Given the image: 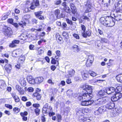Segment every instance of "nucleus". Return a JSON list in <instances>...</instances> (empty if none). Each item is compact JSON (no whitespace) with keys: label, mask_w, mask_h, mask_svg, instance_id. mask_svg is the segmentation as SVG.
<instances>
[{"label":"nucleus","mask_w":122,"mask_h":122,"mask_svg":"<svg viewBox=\"0 0 122 122\" xmlns=\"http://www.w3.org/2000/svg\"><path fill=\"white\" fill-rule=\"evenodd\" d=\"M82 88L83 90L86 91V92L80 95L78 97V100L81 101L83 99L88 101L92 100V90L91 86L87 85H83Z\"/></svg>","instance_id":"f257e3e1"},{"label":"nucleus","mask_w":122,"mask_h":122,"mask_svg":"<svg viewBox=\"0 0 122 122\" xmlns=\"http://www.w3.org/2000/svg\"><path fill=\"white\" fill-rule=\"evenodd\" d=\"M113 18L111 16H108L106 18L102 17L100 19V21L102 24L107 27H112L115 25V22L113 21Z\"/></svg>","instance_id":"f03ea898"},{"label":"nucleus","mask_w":122,"mask_h":122,"mask_svg":"<svg viewBox=\"0 0 122 122\" xmlns=\"http://www.w3.org/2000/svg\"><path fill=\"white\" fill-rule=\"evenodd\" d=\"M114 8L117 13H120V20H122V1H120L116 4L115 5Z\"/></svg>","instance_id":"7ed1b4c3"},{"label":"nucleus","mask_w":122,"mask_h":122,"mask_svg":"<svg viewBox=\"0 0 122 122\" xmlns=\"http://www.w3.org/2000/svg\"><path fill=\"white\" fill-rule=\"evenodd\" d=\"M116 91L115 94L111 97V100L112 102L116 101L121 99L122 97V94L119 92H117Z\"/></svg>","instance_id":"20e7f679"},{"label":"nucleus","mask_w":122,"mask_h":122,"mask_svg":"<svg viewBox=\"0 0 122 122\" xmlns=\"http://www.w3.org/2000/svg\"><path fill=\"white\" fill-rule=\"evenodd\" d=\"M94 61V57L92 55H89L88 56L86 65L87 67H90L91 66Z\"/></svg>","instance_id":"39448f33"},{"label":"nucleus","mask_w":122,"mask_h":122,"mask_svg":"<svg viewBox=\"0 0 122 122\" xmlns=\"http://www.w3.org/2000/svg\"><path fill=\"white\" fill-rule=\"evenodd\" d=\"M4 27L6 28V29L4 28V29H6L5 31L4 32V35L8 37L11 36L12 34V31L11 30H10V28L9 27H7V26H5Z\"/></svg>","instance_id":"423d86ee"},{"label":"nucleus","mask_w":122,"mask_h":122,"mask_svg":"<svg viewBox=\"0 0 122 122\" xmlns=\"http://www.w3.org/2000/svg\"><path fill=\"white\" fill-rule=\"evenodd\" d=\"M82 102L81 103V105L84 106H87L91 105L93 103L94 101L93 100L88 101L85 100L84 101H82Z\"/></svg>","instance_id":"0eeeda50"},{"label":"nucleus","mask_w":122,"mask_h":122,"mask_svg":"<svg viewBox=\"0 0 122 122\" xmlns=\"http://www.w3.org/2000/svg\"><path fill=\"white\" fill-rule=\"evenodd\" d=\"M105 91L108 94H110L113 93L115 92H116V90L115 88L112 87L109 88H107L105 89Z\"/></svg>","instance_id":"6e6552de"},{"label":"nucleus","mask_w":122,"mask_h":122,"mask_svg":"<svg viewBox=\"0 0 122 122\" xmlns=\"http://www.w3.org/2000/svg\"><path fill=\"white\" fill-rule=\"evenodd\" d=\"M79 121L83 122H90L91 120L88 117H84L83 116L81 115L79 117Z\"/></svg>","instance_id":"1a4fd4ad"},{"label":"nucleus","mask_w":122,"mask_h":122,"mask_svg":"<svg viewBox=\"0 0 122 122\" xmlns=\"http://www.w3.org/2000/svg\"><path fill=\"white\" fill-rule=\"evenodd\" d=\"M39 4L38 0H34L33 1V2L31 4L30 8L32 10H33L36 6H39Z\"/></svg>","instance_id":"9d476101"},{"label":"nucleus","mask_w":122,"mask_h":122,"mask_svg":"<svg viewBox=\"0 0 122 122\" xmlns=\"http://www.w3.org/2000/svg\"><path fill=\"white\" fill-rule=\"evenodd\" d=\"M20 41L16 40H13L11 43H10L9 45V46L10 48L15 47L16 46V44H18L19 43Z\"/></svg>","instance_id":"9b49d317"},{"label":"nucleus","mask_w":122,"mask_h":122,"mask_svg":"<svg viewBox=\"0 0 122 122\" xmlns=\"http://www.w3.org/2000/svg\"><path fill=\"white\" fill-rule=\"evenodd\" d=\"M82 76L83 79L85 80L89 77L88 72L86 70L83 71L81 72Z\"/></svg>","instance_id":"f8f14e48"},{"label":"nucleus","mask_w":122,"mask_h":122,"mask_svg":"<svg viewBox=\"0 0 122 122\" xmlns=\"http://www.w3.org/2000/svg\"><path fill=\"white\" fill-rule=\"evenodd\" d=\"M110 0H102V4L106 8H107L110 5Z\"/></svg>","instance_id":"ddd939ff"},{"label":"nucleus","mask_w":122,"mask_h":122,"mask_svg":"<svg viewBox=\"0 0 122 122\" xmlns=\"http://www.w3.org/2000/svg\"><path fill=\"white\" fill-rule=\"evenodd\" d=\"M92 5L91 3L87 2L86 5L87 9L85 12V13H87L91 11L92 8Z\"/></svg>","instance_id":"4468645a"},{"label":"nucleus","mask_w":122,"mask_h":122,"mask_svg":"<svg viewBox=\"0 0 122 122\" xmlns=\"http://www.w3.org/2000/svg\"><path fill=\"white\" fill-rule=\"evenodd\" d=\"M27 78L28 81L30 83L32 84H35V79H33L31 76L30 75L28 76Z\"/></svg>","instance_id":"2eb2a0df"},{"label":"nucleus","mask_w":122,"mask_h":122,"mask_svg":"<svg viewBox=\"0 0 122 122\" xmlns=\"http://www.w3.org/2000/svg\"><path fill=\"white\" fill-rule=\"evenodd\" d=\"M16 89L19 92L20 95H23L24 93V92L23 89L21 87L18 85H16Z\"/></svg>","instance_id":"dca6fc26"},{"label":"nucleus","mask_w":122,"mask_h":122,"mask_svg":"<svg viewBox=\"0 0 122 122\" xmlns=\"http://www.w3.org/2000/svg\"><path fill=\"white\" fill-rule=\"evenodd\" d=\"M54 13L56 17L58 18H59L60 17H63V15L61 13L60 14V10L59 9H57L55 10L54 11Z\"/></svg>","instance_id":"f3484780"},{"label":"nucleus","mask_w":122,"mask_h":122,"mask_svg":"<svg viewBox=\"0 0 122 122\" xmlns=\"http://www.w3.org/2000/svg\"><path fill=\"white\" fill-rule=\"evenodd\" d=\"M20 114L22 117V119L23 120L26 121L27 120V117L26 116L28 114V112H21Z\"/></svg>","instance_id":"a211bd4d"},{"label":"nucleus","mask_w":122,"mask_h":122,"mask_svg":"<svg viewBox=\"0 0 122 122\" xmlns=\"http://www.w3.org/2000/svg\"><path fill=\"white\" fill-rule=\"evenodd\" d=\"M91 31L88 30L86 32V33L85 32L82 33V35L83 37L86 38L87 37V36H90L91 35Z\"/></svg>","instance_id":"6ab92c4d"},{"label":"nucleus","mask_w":122,"mask_h":122,"mask_svg":"<svg viewBox=\"0 0 122 122\" xmlns=\"http://www.w3.org/2000/svg\"><path fill=\"white\" fill-rule=\"evenodd\" d=\"M101 99L102 100L103 104L106 102L109 103V102H110L111 101H112L111 98V99L110 98L107 97H104Z\"/></svg>","instance_id":"aec40b11"},{"label":"nucleus","mask_w":122,"mask_h":122,"mask_svg":"<svg viewBox=\"0 0 122 122\" xmlns=\"http://www.w3.org/2000/svg\"><path fill=\"white\" fill-rule=\"evenodd\" d=\"M43 78L42 77H39L35 79V83H39L43 81Z\"/></svg>","instance_id":"412c9836"},{"label":"nucleus","mask_w":122,"mask_h":122,"mask_svg":"<svg viewBox=\"0 0 122 122\" xmlns=\"http://www.w3.org/2000/svg\"><path fill=\"white\" fill-rule=\"evenodd\" d=\"M42 112L43 113L46 114L48 113H49L50 112H52V108L50 105H49V108L46 109V110H42Z\"/></svg>","instance_id":"4be33fe9"},{"label":"nucleus","mask_w":122,"mask_h":122,"mask_svg":"<svg viewBox=\"0 0 122 122\" xmlns=\"http://www.w3.org/2000/svg\"><path fill=\"white\" fill-rule=\"evenodd\" d=\"M42 112L43 113L46 114L48 113H49L50 112H52V108L50 105H49V108L46 109V110H42Z\"/></svg>","instance_id":"5701e85b"},{"label":"nucleus","mask_w":122,"mask_h":122,"mask_svg":"<svg viewBox=\"0 0 122 122\" xmlns=\"http://www.w3.org/2000/svg\"><path fill=\"white\" fill-rule=\"evenodd\" d=\"M5 68L7 72H10L12 69V66L10 64H6L5 65Z\"/></svg>","instance_id":"b1692460"},{"label":"nucleus","mask_w":122,"mask_h":122,"mask_svg":"<svg viewBox=\"0 0 122 122\" xmlns=\"http://www.w3.org/2000/svg\"><path fill=\"white\" fill-rule=\"evenodd\" d=\"M110 103L107 104L106 105V109L107 108L108 109H112L114 107V104L113 102L112 103L109 102Z\"/></svg>","instance_id":"393cba45"},{"label":"nucleus","mask_w":122,"mask_h":122,"mask_svg":"<svg viewBox=\"0 0 122 122\" xmlns=\"http://www.w3.org/2000/svg\"><path fill=\"white\" fill-rule=\"evenodd\" d=\"M98 110L100 114H102L106 110V107L105 106H101L98 108Z\"/></svg>","instance_id":"a878e982"},{"label":"nucleus","mask_w":122,"mask_h":122,"mask_svg":"<svg viewBox=\"0 0 122 122\" xmlns=\"http://www.w3.org/2000/svg\"><path fill=\"white\" fill-rule=\"evenodd\" d=\"M6 86L5 81L2 80L0 81V87L1 89H4Z\"/></svg>","instance_id":"bb28decb"},{"label":"nucleus","mask_w":122,"mask_h":122,"mask_svg":"<svg viewBox=\"0 0 122 122\" xmlns=\"http://www.w3.org/2000/svg\"><path fill=\"white\" fill-rule=\"evenodd\" d=\"M21 52L19 50H17L13 51L12 53V56L13 57H16L18 55H19Z\"/></svg>","instance_id":"cd10ccee"},{"label":"nucleus","mask_w":122,"mask_h":122,"mask_svg":"<svg viewBox=\"0 0 122 122\" xmlns=\"http://www.w3.org/2000/svg\"><path fill=\"white\" fill-rule=\"evenodd\" d=\"M28 37L27 35H25L24 34H22L20 36H19V39L21 40H25Z\"/></svg>","instance_id":"c85d7f7f"},{"label":"nucleus","mask_w":122,"mask_h":122,"mask_svg":"<svg viewBox=\"0 0 122 122\" xmlns=\"http://www.w3.org/2000/svg\"><path fill=\"white\" fill-rule=\"evenodd\" d=\"M102 104H103L102 99L101 98L99 99L96 101L95 106L97 105L99 106Z\"/></svg>","instance_id":"c756f323"},{"label":"nucleus","mask_w":122,"mask_h":122,"mask_svg":"<svg viewBox=\"0 0 122 122\" xmlns=\"http://www.w3.org/2000/svg\"><path fill=\"white\" fill-rule=\"evenodd\" d=\"M116 78L117 81L122 83V74L118 75L117 76Z\"/></svg>","instance_id":"7c9ffc66"},{"label":"nucleus","mask_w":122,"mask_h":122,"mask_svg":"<svg viewBox=\"0 0 122 122\" xmlns=\"http://www.w3.org/2000/svg\"><path fill=\"white\" fill-rule=\"evenodd\" d=\"M12 96L13 98L15 99L16 102H18L19 101V97L16 94H12Z\"/></svg>","instance_id":"2f4dec72"},{"label":"nucleus","mask_w":122,"mask_h":122,"mask_svg":"<svg viewBox=\"0 0 122 122\" xmlns=\"http://www.w3.org/2000/svg\"><path fill=\"white\" fill-rule=\"evenodd\" d=\"M106 93V92L105 91V89L104 90H101L98 92V94L101 97H102L105 95Z\"/></svg>","instance_id":"473e14b6"},{"label":"nucleus","mask_w":122,"mask_h":122,"mask_svg":"<svg viewBox=\"0 0 122 122\" xmlns=\"http://www.w3.org/2000/svg\"><path fill=\"white\" fill-rule=\"evenodd\" d=\"M25 90L26 91L30 92H33L34 90V89L32 87L27 88L25 87Z\"/></svg>","instance_id":"72a5a7b5"},{"label":"nucleus","mask_w":122,"mask_h":122,"mask_svg":"<svg viewBox=\"0 0 122 122\" xmlns=\"http://www.w3.org/2000/svg\"><path fill=\"white\" fill-rule=\"evenodd\" d=\"M73 48L74 49V50L75 52H78L79 51L78 46L76 45H74L73 46Z\"/></svg>","instance_id":"f704fd0d"},{"label":"nucleus","mask_w":122,"mask_h":122,"mask_svg":"<svg viewBox=\"0 0 122 122\" xmlns=\"http://www.w3.org/2000/svg\"><path fill=\"white\" fill-rule=\"evenodd\" d=\"M120 13H118L116 16H115V20L117 21H119L120 20Z\"/></svg>","instance_id":"c9c22d12"},{"label":"nucleus","mask_w":122,"mask_h":122,"mask_svg":"<svg viewBox=\"0 0 122 122\" xmlns=\"http://www.w3.org/2000/svg\"><path fill=\"white\" fill-rule=\"evenodd\" d=\"M56 40H59L60 41H61L62 39V38L61 37L58 33H57L56 35Z\"/></svg>","instance_id":"e433bc0d"},{"label":"nucleus","mask_w":122,"mask_h":122,"mask_svg":"<svg viewBox=\"0 0 122 122\" xmlns=\"http://www.w3.org/2000/svg\"><path fill=\"white\" fill-rule=\"evenodd\" d=\"M25 60V58L24 56H22V57H20L18 61V63H23L24 61Z\"/></svg>","instance_id":"4c0bfd02"},{"label":"nucleus","mask_w":122,"mask_h":122,"mask_svg":"<svg viewBox=\"0 0 122 122\" xmlns=\"http://www.w3.org/2000/svg\"><path fill=\"white\" fill-rule=\"evenodd\" d=\"M88 73L90 75L93 77H95L97 75V74L95 73L94 72L91 71H89Z\"/></svg>","instance_id":"58836bf2"},{"label":"nucleus","mask_w":122,"mask_h":122,"mask_svg":"<svg viewBox=\"0 0 122 122\" xmlns=\"http://www.w3.org/2000/svg\"><path fill=\"white\" fill-rule=\"evenodd\" d=\"M80 19L81 20L83 21L85 20H89V18L86 16L83 15L81 16L80 17Z\"/></svg>","instance_id":"ea45409f"},{"label":"nucleus","mask_w":122,"mask_h":122,"mask_svg":"<svg viewBox=\"0 0 122 122\" xmlns=\"http://www.w3.org/2000/svg\"><path fill=\"white\" fill-rule=\"evenodd\" d=\"M42 12L41 11H39L37 12H36L35 13V14L36 16L38 17L41 15L42 14Z\"/></svg>","instance_id":"a19ab883"},{"label":"nucleus","mask_w":122,"mask_h":122,"mask_svg":"<svg viewBox=\"0 0 122 122\" xmlns=\"http://www.w3.org/2000/svg\"><path fill=\"white\" fill-rule=\"evenodd\" d=\"M42 26H39V28L37 29H35L34 28H32L31 29V31H35V32L37 31H41V30Z\"/></svg>","instance_id":"79ce46f5"},{"label":"nucleus","mask_w":122,"mask_h":122,"mask_svg":"<svg viewBox=\"0 0 122 122\" xmlns=\"http://www.w3.org/2000/svg\"><path fill=\"white\" fill-rule=\"evenodd\" d=\"M19 24L21 26V27H24V26H25L26 24V23L25 22L23 21H21L19 23Z\"/></svg>","instance_id":"37998d69"},{"label":"nucleus","mask_w":122,"mask_h":122,"mask_svg":"<svg viewBox=\"0 0 122 122\" xmlns=\"http://www.w3.org/2000/svg\"><path fill=\"white\" fill-rule=\"evenodd\" d=\"M101 42L102 43H107L108 41V40L104 38H100Z\"/></svg>","instance_id":"c03bdc74"},{"label":"nucleus","mask_w":122,"mask_h":122,"mask_svg":"<svg viewBox=\"0 0 122 122\" xmlns=\"http://www.w3.org/2000/svg\"><path fill=\"white\" fill-rule=\"evenodd\" d=\"M49 104L46 103L42 109V110H46V109L49 108Z\"/></svg>","instance_id":"a18cd8bd"},{"label":"nucleus","mask_w":122,"mask_h":122,"mask_svg":"<svg viewBox=\"0 0 122 122\" xmlns=\"http://www.w3.org/2000/svg\"><path fill=\"white\" fill-rule=\"evenodd\" d=\"M75 71L74 70H70L68 72V74L70 76L73 75L74 74Z\"/></svg>","instance_id":"49530a36"},{"label":"nucleus","mask_w":122,"mask_h":122,"mask_svg":"<svg viewBox=\"0 0 122 122\" xmlns=\"http://www.w3.org/2000/svg\"><path fill=\"white\" fill-rule=\"evenodd\" d=\"M20 83L21 85L24 86L26 85V82L23 79L21 81Z\"/></svg>","instance_id":"de8ad7c7"},{"label":"nucleus","mask_w":122,"mask_h":122,"mask_svg":"<svg viewBox=\"0 0 122 122\" xmlns=\"http://www.w3.org/2000/svg\"><path fill=\"white\" fill-rule=\"evenodd\" d=\"M40 110L38 108H36L35 109V112L37 116L38 115L40 114Z\"/></svg>","instance_id":"09e8293b"},{"label":"nucleus","mask_w":122,"mask_h":122,"mask_svg":"<svg viewBox=\"0 0 122 122\" xmlns=\"http://www.w3.org/2000/svg\"><path fill=\"white\" fill-rule=\"evenodd\" d=\"M66 93L67 95L69 96H72V91L71 90H68L67 91Z\"/></svg>","instance_id":"8fccbe9b"},{"label":"nucleus","mask_w":122,"mask_h":122,"mask_svg":"<svg viewBox=\"0 0 122 122\" xmlns=\"http://www.w3.org/2000/svg\"><path fill=\"white\" fill-rule=\"evenodd\" d=\"M13 111L15 112V113H18L20 111V109L17 108L15 107L13 108Z\"/></svg>","instance_id":"3c124183"},{"label":"nucleus","mask_w":122,"mask_h":122,"mask_svg":"<svg viewBox=\"0 0 122 122\" xmlns=\"http://www.w3.org/2000/svg\"><path fill=\"white\" fill-rule=\"evenodd\" d=\"M38 52L39 55L43 53L44 52V50L43 49H40V48H39L37 50Z\"/></svg>","instance_id":"603ef678"},{"label":"nucleus","mask_w":122,"mask_h":122,"mask_svg":"<svg viewBox=\"0 0 122 122\" xmlns=\"http://www.w3.org/2000/svg\"><path fill=\"white\" fill-rule=\"evenodd\" d=\"M56 116L57 117L58 122H59V121H60L62 120L61 116V115L59 114H57Z\"/></svg>","instance_id":"864d4df0"},{"label":"nucleus","mask_w":122,"mask_h":122,"mask_svg":"<svg viewBox=\"0 0 122 122\" xmlns=\"http://www.w3.org/2000/svg\"><path fill=\"white\" fill-rule=\"evenodd\" d=\"M51 58L52 59L51 62V64H56L57 62L56 60L53 57H51Z\"/></svg>","instance_id":"5fc2aeb1"},{"label":"nucleus","mask_w":122,"mask_h":122,"mask_svg":"<svg viewBox=\"0 0 122 122\" xmlns=\"http://www.w3.org/2000/svg\"><path fill=\"white\" fill-rule=\"evenodd\" d=\"M122 90V86H118L117 87L116 89V91L117 90L118 92H120Z\"/></svg>","instance_id":"6e6d98bb"},{"label":"nucleus","mask_w":122,"mask_h":122,"mask_svg":"<svg viewBox=\"0 0 122 122\" xmlns=\"http://www.w3.org/2000/svg\"><path fill=\"white\" fill-rule=\"evenodd\" d=\"M30 15H26L24 16L23 18L25 20H28L30 18Z\"/></svg>","instance_id":"4d7b16f0"},{"label":"nucleus","mask_w":122,"mask_h":122,"mask_svg":"<svg viewBox=\"0 0 122 122\" xmlns=\"http://www.w3.org/2000/svg\"><path fill=\"white\" fill-rule=\"evenodd\" d=\"M64 10H65V11L68 13H69L71 12L69 8L67 6V7L65 8Z\"/></svg>","instance_id":"13d9d810"},{"label":"nucleus","mask_w":122,"mask_h":122,"mask_svg":"<svg viewBox=\"0 0 122 122\" xmlns=\"http://www.w3.org/2000/svg\"><path fill=\"white\" fill-rule=\"evenodd\" d=\"M8 15L7 14L3 15L1 19L2 20H5L8 18Z\"/></svg>","instance_id":"bf43d9fd"},{"label":"nucleus","mask_w":122,"mask_h":122,"mask_svg":"<svg viewBox=\"0 0 122 122\" xmlns=\"http://www.w3.org/2000/svg\"><path fill=\"white\" fill-rule=\"evenodd\" d=\"M62 35L63 36L65 37H67L68 36V34L66 32L64 31L62 33Z\"/></svg>","instance_id":"052dcab7"},{"label":"nucleus","mask_w":122,"mask_h":122,"mask_svg":"<svg viewBox=\"0 0 122 122\" xmlns=\"http://www.w3.org/2000/svg\"><path fill=\"white\" fill-rule=\"evenodd\" d=\"M73 36L76 39H78L79 38V35L77 34L74 33L73 34Z\"/></svg>","instance_id":"680f3d73"},{"label":"nucleus","mask_w":122,"mask_h":122,"mask_svg":"<svg viewBox=\"0 0 122 122\" xmlns=\"http://www.w3.org/2000/svg\"><path fill=\"white\" fill-rule=\"evenodd\" d=\"M5 107L10 109H11L12 108V106L11 105L6 104L5 105Z\"/></svg>","instance_id":"e2e57ef3"},{"label":"nucleus","mask_w":122,"mask_h":122,"mask_svg":"<svg viewBox=\"0 0 122 122\" xmlns=\"http://www.w3.org/2000/svg\"><path fill=\"white\" fill-rule=\"evenodd\" d=\"M13 20L12 19H10L8 20L7 22L8 23H10L12 24L14 23Z\"/></svg>","instance_id":"0e129e2a"},{"label":"nucleus","mask_w":122,"mask_h":122,"mask_svg":"<svg viewBox=\"0 0 122 122\" xmlns=\"http://www.w3.org/2000/svg\"><path fill=\"white\" fill-rule=\"evenodd\" d=\"M19 64H17V65H16L15 66V67L16 68L18 69H19L20 68V63Z\"/></svg>","instance_id":"69168bd1"},{"label":"nucleus","mask_w":122,"mask_h":122,"mask_svg":"<svg viewBox=\"0 0 122 122\" xmlns=\"http://www.w3.org/2000/svg\"><path fill=\"white\" fill-rule=\"evenodd\" d=\"M66 21L67 22V23L71 25L72 24V21L71 20H69L68 19H66Z\"/></svg>","instance_id":"338daca9"},{"label":"nucleus","mask_w":122,"mask_h":122,"mask_svg":"<svg viewBox=\"0 0 122 122\" xmlns=\"http://www.w3.org/2000/svg\"><path fill=\"white\" fill-rule=\"evenodd\" d=\"M61 0H56L55 2V4L56 5L60 4L61 3Z\"/></svg>","instance_id":"774afa93"}]
</instances>
